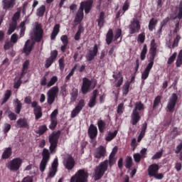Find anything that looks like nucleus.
<instances>
[{
	"label": "nucleus",
	"instance_id": "1",
	"mask_svg": "<svg viewBox=\"0 0 182 182\" xmlns=\"http://www.w3.org/2000/svg\"><path fill=\"white\" fill-rule=\"evenodd\" d=\"M62 132L58 130V132H53L48 136V141L50 143V151L44 148L42 151V160L40 163L39 169L41 173H44L46 170V167L51 158V154L56 152V149L59 142Z\"/></svg>",
	"mask_w": 182,
	"mask_h": 182
},
{
	"label": "nucleus",
	"instance_id": "2",
	"mask_svg": "<svg viewBox=\"0 0 182 182\" xmlns=\"http://www.w3.org/2000/svg\"><path fill=\"white\" fill-rule=\"evenodd\" d=\"M115 158H111L109 159V160L102 161L97 166H96L94 173L95 181H98V180H100L102 177L105 176V173H106L107 168H109V166L112 167V166L115 164Z\"/></svg>",
	"mask_w": 182,
	"mask_h": 182
},
{
	"label": "nucleus",
	"instance_id": "3",
	"mask_svg": "<svg viewBox=\"0 0 182 182\" xmlns=\"http://www.w3.org/2000/svg\"><path fill=\"white\" fill-rule=\"evenodd\" d=\"M144 109V105L141 101L135 103V107L131 114L130 123L132 125H136L141 119V111Z\"/></svg>",
	"mask_w": 182,
	"mask_h": 182
},
{
	"label": "nucleus",
	"instance_id": "4",
	"mask_svg": "<svg viewBox=\"0 0 182 182\" xmlns=\"http://www.w3.org/2000/svg\"><path fill=\"white\" fill-rule=\"evenodd\" d=\"M159 166L156 164L150 165L148 168V176L149 177H154L156 180H162L164 176L161 173H159Z\"/></svg>",
	"mask_w": 182,
	"mask_h": 182
},
{
	"label": "nucleus",
	"instance_id": "5",
	"mask_svg": "<svg viewBox=\"0 0 182 182\" xmlns=\"http://www.w3.org/2000/svg\"><path fill=\"white\" fill-rule=\"evenodd\" d=\"M23 159L20 157L13 159L8 163L7 168L10 170V171H18L23 164Z\"/></svg>",
	"mask_w": 182,
	"mask_h": 182
},
{
	"label": "nucleus",
	"instance_id": "6",
	"mask_svg": "<svg viewBox=\"0 0 182 182\" xmlns=\"http://www.w3.org/2000/svg\"><path fill=\"white\" fill-rule=\"evenodd\" d=\"M59 92V87L55 86L50 88L47 92V102L48 105H51L55 101V98L58 97Z\"/></svg>",
	"mask_w": 182,
	"mask_h": 182
},
{
	"label": "nucleus",
	"instance_id": "7",
	"mask_svg": "<svg viewBox=\"0 0 182 182\" xmlns=\"http://www.w3.org/2000/svg\"><path fill=\"white\" fill-rule=\"evenodd\" d=\"M63 166L66 170L70 171L75 168V166H76V162L75 161V159L72 155H68L65 158H64L63 161Z\"/></svg>",
	"mask_w": 182,
	"mask_h": 182
},
{
	"label": "nucleus",
	"instance_id": "8",
	"mask_svg": "<svg viewBox=\"0 0 182 182\" xmlns=\"http://www.w3.org/2000/svg\"><path fill=\"white\" fill-rule=\"evenodd\" d=\"M178 100V97L176 93H173L167 104V112H173L176 105Z\"/></svg>",
	"mask_w": 182,
	"mask_h": 182
},
{
	"label": "nucleus",
	"instance_id": "9",
	"mask_svg": "<svg viewBox=\"0 0 182 182\" xmlns=\"http://www.w3.org/2000/svg\"><path fill=\"white\" fill-rule=\"evenodd\" d=\"M86 105L85 100H80L77 105L75 106V109L71 112L70 117L75 118L80 112L83 109V107Z\"/></svg>",
	"mask_w": 182,
	"mask_h": 182
},
{
	"label": "nucleus",
	"instance_id": "10",
	"mask_svg": "<svg viewBox=\"0 0 182 182\" xmlns=\"http://www.w3.org/2000/svg\"><path fill=\"white\" fill-rule=\"evenodd\" d=\"M92 7H93V0H87L80 3L79 9H81L82 12L85 10V14H87L90 13Z\"/></svg>",
	"mask_w": 182,
	"mask_h": 182
},
{
	"label": "nucleus",
	"instance_id": "11",
	"mask_svg": "<svg viewBox=\"0 0 182 182\" xmlns=\"http://www.w3.org/2000/svg\"><path fill=\"white\" fill-rule=\"evenodd\" d=\"M35 40L37 42H41L43 38V29L41 24H37L33 31Z\"/></svg>",
	"mask_w": 182,
	"mask_h": 182
},
{
	"label": "nucleus",
	"instance_id": "12",
	"mask_svg": "<svg viewBox=\"0 0 182 182\" xmlns=\"http://www.w3.org/2000/svg\"><path fill=\"white\" fill-rule=\"evenodd\" d=\"M93 82L89 80L87 77H84L82 79V85L81 87V91L83 95L87 94L89 90H90V87H92V83Z\"/></svg>",
	"mask_w": 182,
	"mask_h": 182
},
{
	"label": "nucleus",
	"instance_id": "13",
	"mask_svg": "<svg viewBox=\"0 0 182 182\" xmlns=\"http://www.w3.org/2000/svg\"><path fill=\"white\" fill-rule=\"evenodd\" d=\"M141 28L139 21L137 19H134L131 24L129 26V34L133 35L139 33Z\"/></svg>",
	"mask_w": 182,
	"mask_h": 182
},
{
	"label": "nucleus",
	"instance_id": "14",
	"mask_svg": "<svg viewBox=\"0 0 182 182\" xmlns=\"http://www.w3.org/2000/svg\"><path fill=\"white\" fill-rule=\"evenodd\" d=\"M99 53V47L97 45H95L92 50H90L89 52L87 53L85 58L87 61L91 62L92 60H95V58L97 56V53Z\"/></svg>",
	"mask_w": 182,
	"mask_h": 182
},
{
	"label": "nucleus",
	"instance_id": "15",
	"mask_svg": "<svg viewBox=\"0 0 182 182\" xmlns=\"http://www.w3.org/2000/svg\"><path fill=\"white\" fill-rule=\"evenodd\" d=\"M106 147L100 146L95 149V151L94 152V157L98 159L105 158V156H106Z\"/></svg>",
	"mask_w": 182,
	"mask_h": 182
},
{
	"label": "nucleus",
	"instance_id": "16",
	"mask_svg": "<svg viewBox=\"0 0 182 182\" xmlns=\"http://www.w3.org/2000/svg\"><path fill=\"white\" fill-rule=\"evenodd\" d=\"M154 64L152 63H148L146 65L145 70L141 73V83H144V80H146L149 75L150 71L153 68Z\"/></svg>",
	"mask_w": 182,
	"mask_h": 182
},
{
	"label": "nucleus",
	"instance_id": "17",
	"mask_svg": "<svg viewBox=\"0 0 182 182\" xmlns=\"http://www.w3.org/2000/svg\"><path fill=\"white\" fill-rule=\"evenodd\" d=\"M97 95H99V90H95L92 92V95L90 98V101L88 103V107L93 108L94 107L96 106V102H97Z\"/></svg>",
	"mask_w": 182,
	"mask_h": 182
},
{
	"label": "nucleus",
	"instance_id": "18",
	"mask_svg": "<svg viewBox=\"0 0 182 182\" xmlns=\"http://www.w3.org/2000/svg\"><path fill=\"white\" fill-rule=\"evenodd\" d=\"M88 136L90 139H95L97 136V127L95 124H91L88 129Z\"/></svg>",
	"mask_w": 182,
	"mask_h": 182
},
{
	"label": "nucleus",
	"instance_id": "19",
	"mask_svg": "<svg viewBox=\"0 0 182 182\" xmlns=\"http://www.w3.org/2000/svg\"><path fill=\"white\" fill-rule=\"evenodd\" d=\"M33 46L34 44L31 43V40H28L23 48V53H25L26 55H29L31 53Z\"/></svg>",
	"mask_w": 182,
	"mask_h": 182
},
{
	"label": "nucleus",
	"instance_id": "20",
	"mask_svg": "<svg viewBox=\"0 0 182 182\" xmlns=\"http://www.w3.org/2000/svg\"><path fill=\"white\" fill-rule=\"evenodd\" d=\"M84 17H85V14H83V11H82V9H79L77 12L75 14L74 23H77V24L82 23V21H83Z\"/></svg>",
	"mask_w": 182,
	"mask_h": 182
},
{
	"label": "nucleus",
	"instance_id": "21",
	"mask_svg": "<svg viewBox=\"0 0 182 182\" xmlns=\"http://www.w3.org/2000/svg\"><path fill=\"white\" fill-rule=\"evenodd\" d=\"M18 128L29 129L30 126L26 119L20 118L16 122Z\"/></svg>",
	"mask_w": 182,
	"mask_h": 182
},
{
	"label": "nucleus",
	"instance_id": "22",
	"mask_svg": "<svg viewBox=\"0 0 182 182\" xmlns=\"http://www.w3.org/2000/svg\"><path fill=\"white\" fill-rule=\"evenodd\" d=\"M60 32V24H56L54 26L53 31L50 34V40L55 41Z\"/></svg>",
	"mask_w": 182,
	"mask_h": 182
},
{
	"label": "nucleus",
	"instance_id": "23",
	"mask_svg": "<svg viewBox=\"0 0 182 182\" xmlns=\"http://www.w3.org/2000/svg\"><path fill=\"white\" fill-rule=\"evenodd\" d=\"M13 151L11 147L6 148L2 153L1 158L3 159H9L12 156Z\"/></svg>",
	"mask_w": 182,
	"mask_h": 182
},
{
	"label": "nucleus",
	"instance_id": "24",
	"mask_svg": "<svg viewBox=\"0 0 182 182\" xmlns=\"http://www.w3.org/2000/svg\"><path fill=\"white\" fill-rule=\"evenodd\" d=\"M33 113L36 120L40 119L43 115L41 106H38L37 108L33 109Z\"/></svg>",
	"mask_w": 182,
	"mask_h": 182
},
{
	"label": "nucleus",
	"instance_id": "25",
	"mask_svg": "<svg viewBox=\"0 0 182 182\" xmlns=\"http://www.w3.org/2000/svg\"><path fill=\"white\" fill-rule=\"evenodd\" d=\"M113 38H114L113 31L112 28H109L108 32L107 33L106 38H105L107 44V45L112 44Z\"/></svg>",
	"mask_w": 182,
	"mask_h": 182
},
{
	"label": "nucleus",
	"instance_id": "26",
	"mask_svg": "<svg viewBox=\"0 0 182 182\" xmlns=\"http://www.w3.org/2000/svg\"><path fill=\"white\" fill-rule=\"evenodd\" d=\"M105 12L102 11L100 14V16H99V18L97 20V22L98 23V26L100 27V28H103V26L105 25Z\"/></svg>",
	"mask_w": 182,
	"mask_h": 182
},
{
	"label": "nucleus",
	"instance_id": "27",
	"mask_svg": "<svg viewBox=\"0 0 182 182\" xmlns=\"http://www.w3.org/2000/svg\"><path fill=\"white\" fill-rule=\"evenodd\" d=\"M156 50L157 48H151L149 50L150 57L149 59V63H152V65L154 64V60L155 59L156 55Z\"/></svg>",
	"mask_w": 182,
	"mask_h": 182
},
{
	"label": "nucleus",
	"instance_id": "28",
	"mask_svg": "<svg viewBox=\"0 0 182 182\" xmlns=\"http://www.w3.org/2000/svg\"><path fill=\"white\" fill-rule=\"evenodd\" d=\"M70 101L73 102H76V100H77V96L79 95V91L77 88H73L71 92H70Z\"/></svg>",
	"mask_w": 182,
	"mask_h": 182
},
{
	"label": "nucleus",
	"instance_id": "29",
	"mask_svg": "<svg viewBox=\"0 0 182 182\" xmlns=\"http://www.w3.org/2000/svg\"><path fill=\"white\" fill-rule=\"evenodd\" d=\"M3 9L9 10L14 7L9 0H2Z\"/></svg>",
	"mask_w": 182,
	"mask_h": 182
},
{
	"label": "nucleus",
	"instance_id": "30",
	"mask_svg": "<svg viewBox=\"0 0 182 182\" xmlns=\"http://www.w3.org/2000/svg\"><path fill=\"white\" fill-rule=\"evenodd\" d=\"M46 11V6L45 5H42L39 9H37L36 16L38 17H43Z\"/></svg>",
	"mask_w": 182,
	"mask_h": 182
},
{
	"label": "nucleus",
	"instance_id": "31",
	"mask_svg": "<svg viewBox=\"0 0 182 182\" xmlns=\"http://www.w3.org/2000/svg\"><path fill=\"white\" fill-rule=\"evenodd\" d=\"M14 102L16 104V105L15 106V112L19 114L22 109V103L18 99L14 100Z\"/></svg>",
	"mask_w": 182,
	"mask_h": 182
},
{
	"label": "nucleus",
	"instance_id": "32",
	"mask_svg": "<svg viewBox=\"0 0 182 182\" xmlns=\"http://www.w3.org/2000/svg\"><path fill=\"white\" fill-rule=\"evenodd\" d=\"M97 126L100 132L104 133L105 129H106V122H105L102 119H100L97 122Z\"/></svg>",
	"mask_w": 182,
	"mask_h": 182
},
{
	"label": "nucleus",
	"instance_id": "33",
	"mask_svg": "<svg viewBox=\"0 0 182 182\" xmlns=\"http://www.w3.org/2000/svg\"><path fill=\"white\" fill-rule=\"evenodd\" d=\"M48 130V128L46 125H41L38 127V129L35 132L39 135L44 134Z\"/></svg>",
	"mask_w": 182,
	"mask_h": 182
},
{
	"label": "nucleus",
	"instance_id": "34",
	"mask_svg": "<svg viewBox=\"0 0 182 182\" xmlns=\"http://www.w3.org/2000/svg\"><path fill=\"white\" fill-rule=\"evenodd\" d=\"M158 23V21L154 18H152L149 23V30L150 31H153L155 29V27Z\"/></svg>",
	"mask_w": 182,
	"mask_h": 182
},
{
	"label": "nucleus",
	"instance_id": "35",
	"mask_svg": "<svg viewBox=\"0 0 182 182\" xmlns=\"http://www.w3.org/2000/svg\"><path fill=\"white\" fill-rule=\"evenodd\" d=\"M117 130H114V132H109L107 136L105 137V140L107 141H111L117 136Z\"/></svg>",
	"mask_w": 182,
	"mask_h": 182
},
{
	"label": "nucleus",
	"instance_id": "36",
	"mask_svg": "<svg viewBox=\"0 0 182 182\" xmlns=\"http://www.w3.org/2000/svg\"><path fill=\"white\" fill-rule=\"evenodd\" d=\"M29 65H30L29 60H26L23 63V68H22V72H21V76H23L27 73V70L28 69Z\"/></svg>",
	"mask_w": 182,
	"mask_h": 182
},
{
	"label": "nucleus",
	"instance_id": "37",
	"mask_svg": "<svg viewBox=\"0 0 182 182\" xmlns=\"http://www.w3.org/2000/svg\"><path fill=\"white\" fill-rule=\"evenodd\" d=\"M79 66L78 64L75 65V66L71 69L70 72L69 73V74L65 77V80L66 81H69L70 80V77H72V76H73V75L75 74V71L77 69V67Z\"/></svg>",
	"mask_w": 182,
	"mask_h": 182
},
{
	"label": "nucleus",
	"instance_id": "38",
	"mask_svg": "<svg viewBox=\"0 0 182 182\" xmlns=\"http://www.w3.org/2000/svg\"><path fill=\"white\" fill-rule=\"evenodd\" d=\"M133 165V160L132 158L129 156H127L126 159H125V167L126 168H131Z\"/></svg>",
	"mask_w": 182,
	"mask_h": 182
},
{
	"label": "nucleus",
	"instance_id": "39",
	"mask_svg": "<svg viewBox=\"0 0 182 182\" xmlns=\"http://www.w3.org/2000/svg\"><path fill=\"white\" fill-rule=\"evenodd\" d=\"M17 24L18 23L11 21V23L9 25V30L7 32L8 35L12 34L16 31Z\"/></svg>",
	"mask_w": 182,
	"mask_h": 182
},
{
	"label": "nucleus",
	"instance_id": "40",
	"mask_svg": "<svg viewBox=\"0 0 182 182\" xmlns=\"http://www.w3.org/2000/svg\"><path fill=\"white\" fill-rule=\"evenodd\" d=\"M147 46L146 44L144 45L143 49L140 53L141 60L144 61L146 58V55L147 53Z\"/></svg>",
	"mask_w": 182,
	"mask_h": 182
},
{
	"label": "nucleus",
	"instance_id": "41",
	"mask_svg": "<svg viewBox=\"0 0 182 182\" xmlns=\"http://www.w3.org/2000/svg\"><path fill=\"white\" fill-rule=\"evenodd\" d=\"M11 95H12V92L11 90H6L4 95L3 101L1 102V105H4V103H6L10 99Z\"/></svg>",
	"mask_w": 182,
	"mask_h": 182
},
{
	"label": "nucleus",
	"instance_id": "42",
	"mask_svg": "<svg viewBox=\"0 0 182 182\" xmlns=\"http://www.w3.org/2000/svg\"><path fill=\"white\" fill-rule=\"evenodd\" d=\"M182 65V50H180L178 55L177 57L176 65L177 68L181 67Z\"/></svg>",
	"mask_w": 182,
	"mask_h": 182
},
{
	"label": "nucleus",
	"instance_id": "43",
	"mask_svg": "<svg viewBox=\"0 0 182 182\" xmlns=\"http://www.w3.org/2000/svg\"><path fill=\"white\" fill-rule=\"evenodd\" d=\"M161 97L159 95L155 98L154 100L153 109H155L159 105V104L161 102Z\"/></svg>",
	"mask_w": 182,
	"mask_h": 182
},
{
	"label": "nucleus",
	"instance_id": "44",
	"mask_svg": "<svg viewBox=\"0 0 182 182\" xmlns=\"http://www.w3.org/2000/svg\"><path fill=\"white\" fill-rule=\"evenodd\" d=\"M58 124V119H50V124L49 125V129L51 130L55 129Z\"/></svg>",
	"mask_w": 182,
	"mask_h": 182
},
{
	"label": "nucleus",
	"instance_id": "45",
	"mask_svg": "<svg viewBox=\"0 0 182 182\" xmlns=\"http://www.w3.org/2000/svg\"><path fill=\"white\" fill-rule=\"evenodd\" d=\"M57 173L58 170L50 168L49 173H48V178H53V177H55Z\"/></svg>",
	"mask_w": 182,
	"mask_h": 182
},
{
	"label": "nucleus",
	"instance_id": "46",
	"mask_svg": "<svg viewBox=\"0 0 182 182\" xmlns=\"http://www.w3.org/2000/svg\"><path fill=\"white\" fill-rule=\"evenodd\" d=\"M66 87H68V85H63L60 87V94L63 97H66L68 95V90H66Z\"/></svg>",
	"mask_w": 182,
	"mask_h": 182
},
{
	"label": "nucleus",
	"instance_id": "47",
	"mask_svg": "<svg viewBox=\"0 0 182 182\" xmlns=\"http://www.w3.org/2000/svg\"><path fill=\"white\" fill-rule=\"evenodd\" d=\"M58 63L60 71L63 72L65 70V58H61L60 59H59Z\"/></svg>",
	"mask_w": 182,
	"mask_h": 182
},
{
	"label": "nucleus",
	"instance_id": "48",
	"mask_svg": "<svg viewBox=\"0 0 182 182\" xmlns=\"http://www.w3.org/2000/svg\"><path fill=\"white\" fill-rule=\"evenodd\" d=\"M58 80V77H56V76H53V77L50 79V80L49 81V82L47 84V86H48V87H50L54 85L56 83V82H57Z\"/></svg>",
	"mask_w": 182,
	"mask_h": 182
},
{
	"label": "nucleus",
	"instance_id": "49",
	"mask_svg": "<svg viewBox=\"0 0 182 182\" xmlns=\"http://www.w3.org/2000/svg\"><path fill=\"white\" fill-rule=\"evenodd\" d=\"M11 125L10 124H8V123L4 124V129H3L4 134L7 135L8 132L11 130Z\"/></svg>",
	"mask_w": 182,
	"mask_h": 182
},
{
	"label": "nucleus",
	"instance_id": "50",
	"mask_svg": "<svg viewBox=\"0 0 182 182\" xmlns=\"http://www.w3.org/2000/svg\"><path fill=\"white\" fill-rule=\"evenodd\" d=\"M59 166L58 159L55 158L51 165V168L53 170H58Z\"/></svg>",
	"mask_w": 182,
	"mask_h": 182
},
{
	"label": "nucleus",
	"instance_id": "51",
	"mask_svg": "<svg viewBox=\"0 0 182 182\" xmlns=\"http://www.w3.org/2000/svg\"><path fill=\"white\" fill-rule=\"evenodd\" d=\"M21 14L20 12L17 11L14 14V16L12 17V22L15 23H18L17 21L20 18Z\"/></svg>",
	"mask_w": 182,
	"mask_h": 182
},
{
	"label": "nucleus",
	"instance_id": "52",
	"mask_svg": "<svg viewBox=\"0 0 182 182\" xmlns=\"http://www.w3.org/2000/svg\"><path fill=\"white\" fill-rule=\"evenodd\" d=\"M129 83H125L124 87H123V89H122V92H123V95H127L129 92Z\"/></svg>",
	"mask_w": 182,
	"mask_h": 182
},
{
	"label": "nucleus",
	"instance_id": "53",
	"mask_svg": "<svg viewBox=\"0 0 182 182\" xmlns=\"http://www.w3.org/2000/svg\"><path fill=\"white\" fill-rule=\"evenodd\" d=\"M121 36H122V30L119 28H117L115 31V35L114 36V41H117Z\"/></svg>",
	"mask_w": 182,
	"mask_h": 182
},
{
	"label": "nucleus",
	"instance_id": "54",
	"mask_svg": "<svg viewBox=\"0 0 182 182\" xmlns=\"http://www.w3.org/2000/svg\"><path fill=\"white\" fill-rule=\"evenodd\" d=\"M181 36L179 35H177L176 38L173 41V45H172V48H174L175 47H177L178 45V43L181 40Z\"/></svg>",
	"mask_w": 182,
	"mask_h": 182
},
{
	"label": "nucleus",
	"instance_id": "55",
	"mask_svg": "<svg viewBox=\"0 0 182 182\" xmlns=\"http://www.w3.org/2000/svg\"><path fill=\"white\" fill-rule=\"evenodd\" d=\"M55 60H52L51 58H48L46 60V64H45V68H49L54 63Z\"/></svg>",
	"mask_w": 182,
	"mask_h": 182
},
{
	"label": "nucleus",
	"instance_id": "56",
	"mask_svg": "<svg viewBox=\"0 0 182 182\" xmlns=\"http://www.w3.org/2000/svg\"><path fill=\"white\" fill-rule=\"evenodd\" d=\"M58 56V50L51 51L50 58H51L52 60H53L55 61L57 59Z\"/></svg>",
	"mask_w": 182,
	"mask_h": 182
},
{
	"label": "nucleus",
	"instance_id": "57",
	"mask_svg": "<svg viewBox=\"0 0 182 182\" xmlns=\"http://www.w3.org/2000/svg\"><path fill=\"white\" fill-rule=\"evenodd\" d=\"M177 56V53H174L168 60L167 63L168 65H171V63H173L175 60V59L176 58Z\"/></svg>",
	"mask_w": 182,
	"mask_h": 182
},
{
	"label": "nucleus",
	"instance_id": "58",
	"mask_svg": "<svg viewBox=\"0 0 182 182\" xmlns=\"http://www.w3.org/2000/svg\"><path fill=\"white\" fill-rule=\"evenodd\" d=\"M142 157H143V156L139 153L134 154V159L135 162H136V163H139Z\"/></svg>",
	"mask_w": 182,
	"mask_h": 182
},
{
	"label": "nucleus",
	"instance_id": "59",
	"mask_svg": "<svg viewBox=\"0 0 182 182\" xmlns=\"http://www.w3.org/2000/svg\"><path fill=\"white\" fill-rule=\"evenodd\" d=\"M129 8V2L128 1V0H127L124 4V6H122V14H124L125 13V11H127Z\"/></svg>",
	"mask_w": 182,
	"mask_h": 182
},
{
	"label": "nucleus",
	"instance_id": "60",
	"mask_svg": "<svg viewBox=\"0 0 182 182\" xmlns=\"http://www.w3.org/2000/svg\"><path fill=\"white\" fill-rule=\"evenodd\" d=\"M18 41V36L16 33L13 34L11 36V42L13 43H16Z\"/></svg>",
	"mask_w": 182,
	"mask_h": 182
},
{
	"label": "nucleus",
	"instance_id": "61",
	"mask_svg": "<svg viewBox=\"0 0 182 182\" xmlns=\"http://www.w3.org/2000/svg\"><path fill=\"white\" fill-rule=\"evenodd\" d=\"M163 155V150L156 152L153 156H152V159L155 160V159H160Z\"/></svg>",
	"mask_w": 182,
	"mask_h": 182
},
{
	"label": "nucleus",
	"instance_id": "62",
	"mask_svg": "<svg viewBox=\"0 0 182 182\" xmlns=\"http://www.w3.org/2000/svg\"><path fill=\"white\" fill-rule=\"evenodd\" d=\"M124 109V104L123 103H120L118 107H117V113L119 114H122L123 113V110Z\"/></svg>",
	"mask_w": 182,
	"mask_h": 182
},
{
	"label": "nucleus",
	"instance_id": "63",
	"mask_svg": "<svg viewBox=\"0 0 182 182\" xmlns=\"http://www.w3.org/2000/svg\"><path fill=\"white\" fill-rule=\"evenodd\" d=\"M177 18L178 19L182 18V0H181V3L179 4L178 14Z\"/></svg>",
	"mask_w": 182,
	"mask_h": 182
},
{
	"label": "nucleus",
	"instance_id": "64",
	"mask_svg": "<svg viewBox=\"0 0 182 182\" xmlns=\"http://www.w3.org/2000/svg\"><path fill=\"white\" fill-rule=\"evenodd\" d=\"M139 42L141 43H143L145 41V35L144 33H141L138 36V40Z\"/></svg>",
	"mask_w": 182,
	"mask_h": 182
}]
</instances>
